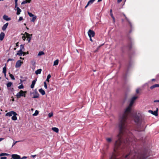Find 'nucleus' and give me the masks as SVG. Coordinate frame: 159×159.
<instances>
[{
  "label": "nucleus",
  "instance_id": "nucleus-11",
  "mask_svg": "<svg viewBox=\"0 0 159 159\" xmlns=\"http://www.w3.org/2000/svg\"><path fill=\"white\" fill-rule=\"evenodd\" d=\"M17 55H18L19 56H24L25 55V52H23L22 50H19L17 53Z\"/></svg>",
  "mask_w": 159,
  "mask_h": 159
},
{
  "label": "nucleus",
  "instance_id": "nucleus-29",
  "mask_svg": "<svg viewBox=\"0 0 159 159\" xmlns=\"http://www.w3.org/2000/svg\"><path fill=\"white\" fill-rule=\"evenodd\" d=\"M38 113H39V111H38L36 110L35 111L34 113L33 114V116H36L38 115Z\"/></svg>",
  "mask_w": 159,
  "mask_h": 159
},
{
  "label": "nucleus",
  "instance_id": "nucleus-36",
  "mask_svg": "<svg viewBox=\"0 0 159 159\" xmlns=\"http://www.w3.org/2000/svg\"><path fill=\"white\" fill-rule=\"evenodd\" d=\"M20 141H16L15 142H14L13 143L12 147H13L18 142H20Z\"/></svg>",
  "mask_w": 159,
  "mask_h": 159
},
{
  "label": "nucleus",
  "instance_id": "nucleus-39",
  "mask_svg": "<svg viewBox=\"0 0 159 159\" xmlns=\"http://www.w3.org/2000/svg\"><path fill=\"white\" fill-rule=\"evenodd\" d=\"M17 1L18 0H15V7H17Z\"/></svg>",
  "mask_w": 159,
  "mask_h": 159
},
{
  "label": "nucleus",
  "instance_id": "nucleus-38",
  "mask_svg": "<svg viewBox=\"0 0 159 159\" xmlns=\"http://www.w3.org/2000/svg\"><path fill=\"white\" fill-rule=\"evenodd\" d=\"M137 159H144V158L142 156H141L138 157Z\"/></svg>",
  "mask_w": 159,
  "mask_h": 159
},
{
  "label": "nucleus",
  "instance_id": "nucleus-50",
  "mask_svg": "<svg viewBox=\"0 0 159 159\" xmlns=\"http://www.w3.org/2000/svg\"><path fill=\"white\" fill-rule=\"evenodd\" d=\"M28 3H30L31 0H25Z\"/></svg>",
  "mask_w": 159,
  "mask_h": 159
},
{
  "label": "nucleus",
  "instance_id": "nucleus-51",
  "mask_svg": "<svg viewBox=\"0 0 159 159\" xmlns=\"http://www.w3.org/2000/svg\"><path fill=\"white\" fill-rule=\"evenodd\" d=\"M90 38V40L92 42H93V40L92 39V37H89Z\"/></svg>",
  "mask_w": 159,
  "mask_h": 159
},
{
  "label": "nucleus",
  "instance_id": "nucleus-52",
  "mask_svg": "<svg viewBox=\"0 0 159 159\" xmlns=\"http://www.w3.org/2000/svg\"><path fill=\"white\" fill-rule=\"evenodd\" d=\"M117 0V2L119 3L121 2L122 1V0Z\"/></svg>",
  "mask_w": 159,
  "mask_h": 159
},
{
  "label": "nucleus",
  "instance_id": "nucleus-35",
  "mask_svg": "<svg viewBox=\"0 0 159 159\" xmlns=\"http://www.w3.org/2000/svg\"><path fill=\"white\" fill-rule=\"evenodd\" d=\"M53 116V113H50L48 114V116L49 117H51Z\"/></svg>",
  "mask_w": 159,
  "mask_h": 159
},
{
  "label": "nucleus",
  "instance_id": "nucleus-54",
  "mask_svg": "<svg viewBox=\"0 0 159 159\" xmlns=\"http://www.w3.org/2000/svg\"><path fill=\"white\" fill-rule=\"evenodd\" d=\"M36 156V155H32L31 156L33 158H34Z\"/></svg>",
  "mask_w": 159,
  "mask_h": 159
},
{
  "label": "nucleus",
  "instance_id": "nucleus-13",
  "mask_svg": "<svg viewBox=\"0 0 159 159\" xmlns=\"http://www.w3.org/2000/svg\"><path fill=\"white\" fill-rule=\"evenodd\" d=\"M3 18L4 20L6 21H9L11 20V18L7 16L6 15H4L3 16Z\"/></svg>",
  "mask_w": 159,
  "mask_h": 159
},
{
  "label": "nucleus",
  "instance_id": "nucleus-16",
  "mask_svg": "<svg viewBox=\"0 0 159 159\" xmlns=\"http://www.w3.org/2000/svg\"><path fill=\"white\" fill-rule=\"evenodd\" d=\"M8 25V23H7L4 24L2 28V29L3 30H5L7 27Z\"/></svg>",
  "mask_w": 159,
  "mask_h": 159
},
{
  "label": "nucleus",
  "instance_id": "nucleus-55",
  "mask_svg": "<svg viewBox=\"0 0 159 159\" xmlns=\"http://www.w3.org/2000/svg\"><path fill=\"white\" fill-rule=\"evenodd\" d=\"M89 5H88V3H87V5L85 7V8H86Z\"/></svg>",
  "mask_w": 159,
  "mask_h": 159
},
{
  "label": "nucleus",
  "instance_id": "nucleus-12",
  "mask_svg": "<svg viewBox=\"0 0 159 159\" xmlns=\"http://www.w3.org/2000/svg\"><path fill=\"white\" fill-rule=\"evenodd\" d=\"M112 137H107L106 138V140L107 142L108 143H111L112 141Z\"/></svg>",
  "mask_w": 159,
  "mask_h": 159
},
{
  "label": "nucleus",
  "instance_id": "nucleus-42",
  "mask_svg": "<svg viewBox=\"0 0 159 159\" xmlns=\"http://www.w3.org/2000/svg\"><path fill=\"white\" fill-rule=\"evenodd\" d=\"M23 19L22 17H20L19 18V19L18 20V21H20L22 20Z\"/></svg>",
  "mask_w": 159,
  "mask_h": 159
},
{
  "label": "nucleus",
  "instance_id": "nucleus-7",
  "mask_svg": "<svg viewBox=\"0 0 159 159\" xmlns=\"http://www.w3.org/2000/svg\"><path fill=\"white\" fill-rule=\"evenodd\" d=\"M88 34L89 37H93L95 35L94 32L91 30H89L88 32Z\"/></svg>",
  "mask_w": 159,
  "mask_h": 159
},
{
  "label": "nucleus",
  "instance_id": "nucleus-47",
  "mask_svg": "<svg viewBox=\"0 0 159 159\" xmlns=\"http://www.w3.org/2000/svg\"><path fill=\"white\" fill-rule=\"evenodd\" d=\"M27 157L26 156L23 157L21 159H25L27 158Z\"/></svg>",
  "mask_w": 159,
  "mask_h": 159
},
{
  "label": "nucleus",
  "instance_id": "nucleus-63",
  "mask_svg": "<svg viewBox=\"0 0 159 159\" xmlns=\"http://www.w3.org/2000/svg\"><path fill=\"white\" fill-rule=\"evenodd\" d=\"M76 51H77V52L78 53L79 52H78V50H77Z\"/></svg>",
  "mask_w": 159,
  "mask_h": 159
},
{
  "label": "nucleus",
  "instance_id": "nucleus-20",
  "mask_svg": "<svg viewBox=\"0 0 159 159\" xmlns=\"http://www.w3.org/2000/svg\"><path fill=\"white\" fill-rule=\"evenodd\" d=\"M39 94L37 92H36L34 94L33 98H39Z\"/></svg>",
  "mask_w": 159,
  "mask_h": 159
},
{
  "label": "nucleus",
  "instance_id": "nucleus-10",
  "mask_svg": "<svg viewBox=\"0 0 159 159\" xmlns=\"http://www.w3.org/2000/svg\"><path fill=\"white\" fill-rule=\"evenodd\" d=\"M11 157L13 159H21L20 156L17 154H12Z\"/></svg>",
  "mask_w": 159,
  "mask_h": 159
},
{
  "label": "nucleus",
  "instance_id": "nucleus-59",
  "mask_svg": "<svg viewBox=\"0 0 159 159\" xmlns=\"http://www.w3.org/2000/svg\"><path fill=\"white\" fill-rule=\"evenodd\" d=\"M155 80V79H152V81H154Z\"/></svg>",
  "mask_w": 159,
  "mask_h": 159
},
{
  "label": "nucleus",
  "instance_id": "nucleus-24",
  "mask_svg": "<svg viewBox=\"0 0 159 159\" xmlns=\"http://www.w3.org/2000/svg\"><path fill=\"white\" fill-rule=\"evenodd\" d=\"M7 71V69L6 66H5L3 68V73L4 74V75L5 76L6 75V73Z\"/></svg>",
  "mask_w": 159,
  "mask_h": 159
},
{
  "label": "nucleus",
  "instance_id": "nucleus-27",
  "mask_svg": "<svg viewBox=\"0 0 159 159\" xmlns=\"http://www.w3.org/2000/svg\"><path fill=\"white\" fill-rule=\"evenodd\" d=\"M110 15H111V17L113 19V20L114 21V20H115V18H114V17L113 16V14L112 13V11L111 9L110 10Z\"/></svg>",
  "mask_w": 159,
  "mask_h": 159
},
{
  "label": "nucleus",
  "instance_id": "nucleus-5",
  "mask_svg": "<svg viewBox=\"0 0 159 159\" xmlns=\"http://www.w3.org/2000/svg\"><path fill=\"white\" fill-rule=\"evenodd\" d=\"M28 14L30 17H32V18L30 19V21L33 22H34L35 21L36 19L37 16L29 12H28Z\"/></svg>",
  "mask_w": 159,
  "mask_h": 159
},
{
  "label": "nucleus",
  "instance_id": "nucleus-8",
  "mask_svg": "<svg viewBox=\"0 0 159 159\" xmlns=\"http://www.w3.org/2000/svg\"><path fill=\"white\" fill-rule=\"evenodd\" d=\"M23 62L21 61L20 60L18 61L16 64L15 67L16 68L20 67L21 65Z\"/></svg>",
  "mask_w": 159,
  "mask_h": 159
},
{
  "label": "nucleus",
  "instance_id": "nucleus-2",
  "mask_svg": "<svg viewBox=\"0 0 159 159\" xmlns=\"http://www.w3.org/2000/svg\"><path fill=\"white\" fill-rule=\"evenodd\" d=\"M138 98L137 96L133 97L131 99L129 106L126 108L123 113L120 116L119 119V126L120 131L125 129V122L127 118V116L130 113L131 107L135 100Z\"/></svg>",
  "mask_w": 159,
  "mask_h": 159
},
{
  "label": "nucleus",
  "instance_id": "nucleus-17",
  "mask_svg": "<svg viewBox=\"0 0 159 159\" xmlns=\"http://www.w3.org/2000/svg\"><path fill=\"white\" fill-rule=\"evenodd\" d=\"M17 115V114L16 112V114H14L13 116L11 117V119L12 120H17V117H16V116Z\"/></svg>",
  "mask_w": 159,
  "mask_h": 159
},
{
  "label": "nucleus",
  "instance_id": "nucleus-44",
  "mask_svg": "<svg viewBox=\"0 0 159 159\" xmlns=\"http://www.w3.org/2000/svg\"><path fill=\"white\" fill-rule=\"evenodd\" d=\"M139 89H137L136 90V93H139Z\"/></svg>",
  "mask_w": 159,
  "mask_h": 159
},
{
  "label": "nucleus",
  "instance_id": "nucleus-34",
  "mask_svg": "<svg viewBox=\"0 0 159 159\" xmlns=\"http://www.w3.org/2000/svg\"><path fill=\"white\" fill-rule=\"evenodd\" d=\"M26 37L25 35L24 34V35L22 37V39L24 41H25L26 39Z\"/></svg>",
  "mask_w": 159,
  "mask_h": 159
},
{
  "label": "nucleus",
  "instance_id": "nucleus-28",
  "mask_svg": "<svg viewBox=\"0 0 159 159\" xmlns=\"http://www.w3.org/2000/svg\"><path fill=\"white\" fill-rule=\"evenodd\" d=\"M51 75L50 74H49L48 75L47 77V78L46 79V81H48V82H49V79L51 78Z\"/></svg>",
  "mask_w": 159,
  "mask_h": 159
},
{
  "label": "nucleus",
  "instance_id": "nucleus-23",
  "mask_svg": "<svg viewBox=\"0 0 159 159\" xmlns=\"http://www.w3.org/2000/svg\"><path fill=\"white\" fill-rule=\"evenodd\" d=\"M52 129L56 133H58L59 131V129L58 128L56 127H53L52 128Z\"/></svg>",
  "mask_w": 159,
  "mask_h": 159
},
{
  "label": "nucleus",
  "instance_id": "nucleus-41",
  "mask_svg": "<svg viewBox=\"0 0 159 159\" xmlns=\"http://www.w3.org/2000/svg\"><path fill=\"white\" fill-rule=\"evenodd\" d=\"M28 3L25 0V1L22 2L21 3V4H25L26 3Z\"/></svg>",
  "mask_w": 159,
  "mask_h": 159
},
{
  "label": "nucleus",
  "instance_id": "nucleus-46",
  "mask_svg": "<svg viewBox=\"0 0 159 159\" xmlns=\"http://www.w3.org/2000/svg\"><path fill=\"white\" fill-rule=\"evenodd\" d=\"M14 60L12 59H11V58H9V59L7 61V62H8L9 61H13Z\"/></svg>",
  "mask_w": 159,
  "mask_h": 159
},
{
  "label": "nucleus",
  "instance_id": "nucleus-33",
  "mask_svg": "<svg viewBox=\"0 0 159 159\" xmlns=\"http://www.w3.org/2000/svg\"><path fill=\"white\" fill-rule=\"evenodd\" d=\"M18 88L19 89H22L24 88V86L22 84H21L18 87Z\"/></svg>",
  "mask_w": 159,
  "mask_h": 159
},
{
  "label": "nucleus",
  "instance_id": "nucleus-40",
  "mask_svg": "<svg viewBox=\"0 0 159 159\" xmlns=\"http://www.w3.org/2000/svg\"><path fill=\"white\" fill-rule=\"evenodd\" d=\"M24 49V45H21L20 46V50H22Z\"/></svg>",
  "mask_w": 159,
  "mask_h": 159
},
{
  "label": "nucleus",
  "instance_id": "nucleus-60",
  "mask_svg": "<svg viewBox=\"0 0 159 159\" xmlns=\"http://www.w3.org/2000/svg\"><path fill=\"white\" fill-rule=\"evenodd\" d=\"M26 28L27 29L29 30V28L28 27H26Z\"/></svg>",
  "mask_w": 159,
  "mask_h": 159
},
{
  "label": "nucleus",
  "instance_id": "nucleus-1",
  "mask_svg": "<svg viewBox=\"0 0 159 159\" xmlns=\"http://www.w3.org/2000/svg\"><path fill=\"white\" fill-rule=\"evenodd\" d=\"M126 120H125V129H123L121 131H120V129L119 126V123H118V126L120 132L119 134L117 136L118 139L115 142L114 144L113 152L110 159H117L116 157V156L118 155L117 150L118 149L119 146L122 143L121 138V135L122 134L125 133H129V135H128L127 139L126 140V141L125 143H129V142L132 141L133 140L132 138H133V139H134V138H133L132 135L131 134H130V132H129V130L126 125Z\"/></svg>",
  "mask_w": 159,
  "mask_h": 159
},
{
  "label": "nucleus",
  "instance_id": "nucleus-56",
  "mask_svg": "<svg viewBox=\"0 0 159 159\" xmlns=\"http://www.w3.org/2000/svg\"><path fill=\"white\" fill-rule=\"evenodd\" d=\"M130 153L129 154V155H126V156H125V158H127V157L129 156V155H130Z\"/></svg>",
  "mask_w": 159,
  "mask_h": 159
},
{
  "label": "nucleus",
  "instance_id": "nucleus-58",
  "mask_svg": "<svg viewBox=\"0 0 159 159\" xmlns=\"http://www.w3.org/2000/svg\"><path fill=\"white\" fill-rule=\"evenodd\" d=\"M102 1V0H98V2H101Z\"/></svg>",
  "mask_w": 159,
  "mask_h": 159
},
{
  "label": "nucleus",
  "instance_id": "nucleus-6",
  "mask_svg": "<svg viewBox=\"0 0 159 159\" xmlns=\"http://www.w3.org/2000/svg\"><path fill=\"white\" fill-rule=\"evenodd\" d=\"M25 34L26 37L27 38L26 40L28 41V43L30 42L31 39L32 35V34H30L26 32L25 33Z\"/></svg>",
  "mask_w": 159,
  "mask_h": 159
},
{
  "label": "nucleus",
  "instance_id": "nucleus-62",
  "mask_svg": "<svg viewBox=\"0 0 159 159\" xmlns=\"http://www.w3.org/2000/svg\"><path fill=\"white\" fill-rule=\"evenodd\" d=\"M24 25H26V24H25H25H24Z\"/></svg>",
  "mask_w": 159,
  "mask_h": 159
},
{
  "label": "nucleus",
  "instance_id": "nucleus-4",
  "mask_svg": "<svg viewBox=\"0 0 159 159\" xmlns=\"http://www.w3.org/2000/svg\"><path fill=\"white\" fill-rule=\"evenodd\" d=\"M26 91H23L21 90L19 92H18L16 94V96L18 98H20L21 97H25Z\"/></svg>",
  "mask_w": 159,
  "mask_h": 159
},
{
  "label": "nucleus",
  "instance_id": "nucleus-15",
  "mask_svg": "<svg viewBox=\"0 0 159 159\" xmlns=\"http://www.w3.org/2000/svg\"><path fill=\"white\" fill-rule=\"evenodd\" d=\"M15 8H16V10H17L16 14L17 15L20 14L21 11V10L20 9V8L18 7H15Z\"/></svg>",
  "mask_w": 159,
  "mask_h": 159
},
{
  "label": "nucleus",
  "instance_id": "nucleus-30",
  "mask_svg": "<svg viewBox=\"0 0 159 159\" xmlns=\"http://www.w3.org/2000/svg\"><path fill=\"white\" fill-rule=\"evenodd\" d=\"M9 154L6 153H2L0 154V156H7Z\"/></svg>",
  "mask_w": 159,
  "mask_h": 159
},
{
  "label": "nucleus",
  "instance_id": "nucleus-61",
  "mask_svg": "<svg viewBox=\"0 0 159 159\" xmlns=\"http://www.w3.org/2000/svg\"><path fill=\"white\" fill-rule=\"evenodd\" d=\"M16 48H14V50H16Z\"/></svg>",
  "mask_w": 159,
  "mask_h": 159
},
{
  "label": "nucleus",
  "instance_id": "nucleus-53",
  "mask_svg": "<svg viewBox=\"0 0 159 159\" xmlns=\"http://www.w3.org/2000/svg\"><path fill=\"white\" fill-rule=\"evenodd\" d=\"M4 139L3 138H0V142L2 141V140H3Z\"/></svg>",
  "mask_w": 159,
  "mask_h": 159
},
{
  "label": "nucleus",
  "instance_id": "nucleus-37",
  "mask_svg": "<svg viewBox=\"0 0 159 159\" xmlns=\"http://www.w3.org/2000/svg\"><path fill=\"white\" fill-rule=\"evenodd\" d=\"M44 88H45V89H47V85L46 82H44Z\"/></svg>",
  "mask_w": 159,
  "mask_h": 159
},
{
  "label": "nucleus",
  "instance_id": "nucleus-21",
  "mask_svg": "<svg viewBox=\"0 0 159 159\" xmlns=\"http://www.w3.org/2000/svg\"><path fill=\"white\" fill-rule=\"evenodd\" d=\"M41 71L42 69H39L35 71V73L36 75H38L39 74H40L41 72Z\"/></svg>",
  "mask_w": 159,
  "mask_h": 159
},
{
  "label": "nucleus",
  "instance_id": "nucleus-26",
  "mask_svg": "<svg viewBox=\"0 0 159 159\" xmlns=\"http://www.w3.org/2000/svg\"><path fill=\"white\" fill-rule=\"evenodd\" d=\"M12 83L11 82H9L7 84V87H10L12 85Z\"/></svg>",
  "mask_w": 159,
  "mask_h": 159
},
{
  "label": "nucleus",
  "instance_id": "nucleus-64",
  "mask_svg": "<svg viewBox=\"0 0 159 159\" xmlns=\"http://www.w3.org/2000/svg\"><path fill=\"white\" fill-rule=\"evenodd\" d=\"M20 59H22V58L21 57H20Z\"/></svg>",
  "mask_w": 159,
  "mask_h": 159
},
{
  "label": "nucleus",
  "instance_id": "nucleus-14",
  "mask_svg": "<svg viewBox=\"0 0 159 159\" xmlns=\"http://www.w3.org/2000/svg\"><path fill=\"white\" fill-rule=\"evenodd\" d=\"M5 36V34L3 32L1 33L0 34V40L2 41L3 39Z\"/></svg>",
  "mask_w": 159,
  "mask_h": 159
},
{
  "label": "nucleus",
  "instance_id": "nucleus-45",
  "mask_svg": "<svg viewBox=\"0 0 159 159\" xmlns=\"http://www.w3.org/2000/svg\"><path fill=\"white\" fill-rule=\"evenodd\" d=\"M7 158V157H1L0 159H6Z\"/></svg>",
  "mask_w": 159,
  "mask_h": 159
},
{
  "label": "nucleus",
  "instance_id": "nucleus-48",
  "mask_svg": "<svg viewBox=\"0 0 159 159\" xmlns=\"http://www.w3.org/2000/svg\"><path fill=\"white\" fill-rule=\"evenodd\" d=\"M154 102H159V100H155L154 101Z\"/></svg>",
  "mask_w": 159,
  "mask_h": 159
},
{
  "label": "nucleus",
  "instance_id": "nucleus-32",
  "mask_svg": "<svg viewBox=\"0 0 159 159\" xmlns=\"http://www.w3.org/2000/svg\"><path fill=\"white\" fill-rule=\"evenodd\" d=\"M9 75L12 79L13 80H15V78L13 75H12L11 74H10Z\"/></svg>",
  "mask_w": 159,
  "mask_h": 159
},
{
  "label": "nucleus",
  "instance_id": "nucleus-19",
  "mask_svg": "<svg viewBox=\"0 0 159 159\" xmlns=\"http://www.w3.org/2000/svg\"><path fill=\"white\" fill-rule=\"evenodd\" d=\"M39 92L42 94V95H44L45 94V91L42 89H40L39 90Z\"/></svg>",
  "mask_w": 159,
  "mask_h": 159
},
{
  "label": "nucleus",
  "instance_id": "nucleus-22",
  "mask_svg": "<svg viewBox=\"0 0 159 159\" xmlns=\"http://www.w3.org/2000/svg\"><path fill=\"white\" fill-rule=\"evenodd\" d=\"M156 87H159V84H155L150 87V89H152Z\"/></svg>",
  "mask_w": 159,
  "mask_h": 159
},
{
  "label": "nucleus",
  "instance_id": "nucleus-31",
  "mask_svg": "<svg viewBox=\"0 0 159 159\" xmlns=\"http://www.w3.org/2000/svg\"><path fill=\"white\" fill-rule=\"evenodd\" d=\"M44 54V53L43 51H40L39 53L38 54V56H41V55H42Z\"/></svg>",
  "mask_w": 159,
  "mask_h": 159
},
{
  "label": "nucleus",
  "instance_id": "nucleus-25",
  "mask_svg": "<svg viewBox=\"0 0 159 159\" xmlns=\"http://www.w3.org/2000/svg\"><path fill=\"white\" fill-rule=\"evenodd\" d=\"M59 62V60L57 59L54 61L53 63V66H57L58 65Z\"/></svg>",
  "mask_w": 159,
  "mask_h": 159
},
{
  "label": "nucleus",
  "instance_id": "nucleus-3",
  "mask_svg": "<svg viewBox=\"0 0 159 159\" xmlns=\"http://www.w3.org/2000/svg\"><path fill=\"white\" fill-rule=\"evenodd\" d=\"M135 122L138 126L143 124L145 122L144 118L141 116V114L138 113V115H135L134 117Z\"/></svg>",
  "mask_w": 159,
  "mask_h": 159
},
{
  "label": "nucleus",
  "instance_id": "nucleus-43",
  "mask_svg": "<svg viewBox=\"0 0 159 159\" xmlns=\"http://www.w3.org/2000/svg\"><path fill=\"white\" fill-rule=\"evenodd\" d=\"M153 114L155 116L157 115V111H154V112L153 113Z\"/></svg>",
  "mask_w": 159,
  "mask_h": 159
},
{
  "label": "nucleus",
  "instance_id": "nucleus-49",
  "mask_svg": "<svg viewBox=\"0 0 159 159\" xmlns=\"http://www.w3.org/2000/svg\"><path fill=\"white\" fill-rule=\"evenodd\" d=\"M148 111H149V113H150L153 114V111H152L149 110Z\"/></svg>",
  "mask_w": 159,
  "mask_h": 159
},
{
  "label": "nucleus",
  "instance_id": "nucleus-9",
  "mask_svg": "<svg viewBox=\"0 0 159 159\" xmlns=\"http://www.w3.org/2000/svg\"><path fill=\"white\" fill-rule=\"evenodd\" d=\"M14 114H16V112L13 111H11L7 113L6 114L5 116H11L13 115Z\"/></svg>",
  "mask_w": 159,
  "mask_h": 159
},
{
  "label": "nucleus",
  "instance_id": "nucleus-57",
  "mask_svg": "<svg viewBox=\"0 0 159 159\" xmlns=\"http://www.w3.org/2000/svg\"><path fill=\"white\" fill-rule=\"evenodd\" d=\"M16 46H18V43H17L16 44Z\"/></svg>",
  "mask_w": 159,
  "mask_h": 159
},
{
  "label": "nucleus",
  "instance_id": "nucleus-18",
  "mask_svg": "<svg viewBox=\"0 0 159 159\" xmlns=\"http://www.w3.org/2000/svg\"><path fill=\"white\" fill-rule=\"evenodd\" d=\"M36 80H34L32 81L31 84L30 86V87L31 88L33 89L34 88V85L36 83Z\"/></svg>",
  "mask_w": 159,
  "mask_h": 159
}]
</instances>
